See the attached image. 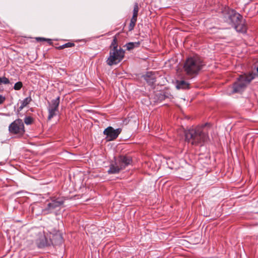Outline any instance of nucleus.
I'll return each mask as SVG.
<instances>
[{"label":"nucleus","mask_w":258,"mask_h":258,"mask_svg":"<svg viewBox=\"0 0 258 258\" xmlns=\"http://www.w3.org/2000/svg\"><path fill=\"white\" fill-rule=\"evenodd\" d=\"M140 42H129L126 44L127 49L132 50L134 48L137 47L140 45Z\"/></svg>","instance_id":"obj_17"},{"label":"nucleus","mask_w":258,"mask_h":258,"mask_svg":"<svg viewBox=\"0 0 258 258\" xmlns=\"http://www.w3.org/2000/svg\"><path fill=\"white\" fill-rule=\"evenodd\" d=\"M159 95H160V97L161 99H164V96L163 94H162L161 93H160Z\"/></svg>","instance_id":"obj_29"},{"label":"nucleus","mask_w":258,"mask_h":258,"mask_svg":"<svg viewBox=\"0 0 258 258\" xmlns=\"http://www.w3.org/2000/svg\"><path fill=\"white\" fill-rule=\"evenodd\" d=\"M204 63L198 55L188 57L185 60L183 70L185 73L189 76L197 75L202 70Z\"/></svg>","instance_id":"obj_3"},{"label":"nucleus","mask_w":258,"mask_h":258,"mask_svg":"<svg viewBox=\"0 0 258 258\" xmlns=\"http://www.w3.org/2000/svg\"><path fill=\"white\" fill-rule=\"evenodd\" d=\"M9 83L10 81L8 78L5 77H0V85L2 84L7 85L9 84Z\"/></svg>","instance_id":"obj_20"},{"label":"nucleus","mask_w":258,"mask_h":258,"mask_svg":"<svg viewBox=\"0 0 258 258\" xmlns=\"http://www.w3.org/2000/svg\"><path fill=\"white\" fill-rule=\"evenodd\" d=\"M139 12V7L137 3H136L134 5V10H133V15H135L138 16Z\"/></svg>","instance_id":"obj_24"},{"label":"nucleus","mask_w":258,"mask_h":258,"mask_svg":"<svg viewBox=\"0 0 258 258\" xmlns=\"http://www.w3.org/2000/svg\"><path fill=\"white\" fill-rule=\"evenodd\" d=\"M136 25V23H134V22H130V26H129V30H132L135 26Z\"/></svg>","instance_id":"obj_25"},{"label":"nucleus","mask_w":258,"mask_h":258,"mask_svg":"<svg viewBox=\"0 0 258 258\" xmlns=\"http://www.w3.org/2000/svg\"><path fill=\"white\" fill-rule=\"evenodd\" d=\"M121 132V129L120 128L115 130L111 126H108L105 129L103 134L106 136V140L111 141L116 139Z\"/></svg>","instance_id":"obj_8"},{"label":"nucleus","mask_w":258,"mask_h":258,"mask_svg":"<svg viewBox=\"0 0 258 258\" xmlns=\"http://www.w3.org/2000/svg\"><path fill=\"white\" fill-rule=\"evenodd\" d=\"M255 76V75L252 73L243 74L240 75L233 85L232 92L235 93L242 92L251 81L254 79Z\"/></svg>","instance_id":"obj_5"},{"label":"nucleus","mask_w":258,"mask_h":258,"mask_svg":"<svg viewBox=\"0 0 258 258\" xmlns=\"http://www.w3.org/2000/svg\"><path fill=\"white\" fill-rule=\"evenodd\" d=\"M51 239L52 243L56 245L60 244L62 242V237L59 233L53 235Z\"/></svg>","instance_id":"obj_14"},{"label":"nucleus","mask_w":258,"mask_h":258,"mask_svg":"<svg viewBox=\"0 0 258 258\" xmlns=\"http://www.w3.org/2000/svg\"><path fill=\"white\" fill-rule=\"evenodd\" d=\"M9 130L12 134H23L24 132V125L22 119H18L10 124Z\"/></svg>","instance_id":"obj_7"},{"label":"nucleus","mask_w":258,"mask_h":258,"mask_svg":"<svg viewBox=\"0 0 258 258\" xmlns=\"http://www.w3.org/2000/svg\"><path fill=\"white\" fill-rule=\"evenodd\" d=\"M24 122L27 125L31 124L33 122V118L30 116H27L24 119Z\"/></svg>","instance_id":"obj_22"},{"label":"nucleus","mask_w":258,"mask_h":258,"mask_svg":"<svg viewBox=\"0 0 258 258\" xmlns=\"http://www.w3.org/2000/svg\"><path fill=\"white\" fill-rule=\"evenodd\" d=\"M124 56V51L120 47L119 49H111L106 63L109 66L117 64L123 59Z\"/></svg>","instance_id":"obj_6"},{"label":"nucleus","mask_w":258,"mask_h":258,"mask_svg":"<svg viewBox=\"0 0 258 258\" xmlns=\"http://www.w3.org/2000/svg\"><path fill=\"white\" fill-rule=\"evenodd\" d=\"M205 124L202 126H197L185 132V140L193 145L202 144L207 142L209 139Z\"/></svg>","instance_id":"obj_2"},{"label":"nucleus","mask_w":258,"mask_h":258,"mask_svg":"<svg viewBox=\"0 0 258 258\" xmlns=\"http://www.w3.org/2000/svg\"><path fill=\"white\" fill-rule=\"evenodd\" d=\"M64 203V200L62 198H57L56 199L52 200L51 202L49 203L47 207L42 209L38 205H35L31 207V211L33 214L38 216L40 214L41 212L44 215H47L51 213L53 211L59 207Z\"/></svg>","instance_id":"obj_4"},{"label":"nucleus","mask_w":258,"mask_h":258,"mask_svg":"<svg viewBox=\"0 0 258 258\" xmlns=\"http://www.w3.org/2000/svg\"><path fill=\"white\" fill-rule=\"evenodd\" d=\"M137 17L138 16H137L133 15V17L131 20V21L134 22V23H136L137 20Z\"/></svg>","instance_id":"obj_27"},{"label":"nucleus","mask_w":258,"mask_h":258,"mask_svg":"<svg viewBox=\"0 0 258 258\" xmlns=\"http://www.w3.org/2000/svg\"><path fill=\"white\" fill-rule=\"evenodd\" d=\"M36 39L37 40H40V41H42V40H43V41H47L49 42H50V41H51V39H46L45 38H41V37H38V38H36Z\"/></svg>","instance_id":"obj_26"},{"label":"nucleus","mask_w":258,"mask_h":258,"mask_svg":"<svg viewBox=\"0 0 258 258\" xmlns=\"http://www.w3.org/2000/svg\"><path fill=\"white\" fill-rule=\"evenodd\" d=\"M122 169L120 168V167L118 164H116L115 162V164H112L110 165L108 172L109 174H115L118 173Z\"/></svg>","instance_id":"obj_15"},{"label":"nucleus","mask_w":258,"mask_h":258,"mask_svg":"<svg viewBox=\"0 0 258 258\" xmlns=\"http://www.w3.org/2000/svg\"><path fill=\"white\" fill-rule=\"evenodd\" d=\"M132 163V159L130 156L121 155L116 160V164H118L122 169Z\"/></svg>","instance_id":"obj_9"},{"label":"nucleus","mask_w":258,"mask_h":258,"mask_svg":"<svg viewBox=\"0 0 258 258\" xmlns=\"http://www.w3.org/2000/svg\"><path fill=\"white\" fill-rule=\"evenodd\" d=\"M74 45L75 44L73 43L68 42V43H67L61 46H60L59 48L61 49H63L64 48L72 47V46H74Z\"/></svg>","instance_id":"obj_23"},{"label":"nucleus","mask_w":258,"mask_h":258,"mask_svg":"<svg viewBox=\"0 0 258 258\" xmlns=\"http://www.w3.org/2000/svg\"><path fill=\"white\" fill-rule=\"evenodd\" d=\"M60 102V97L58 96L56 99L51 101V104L49 106L48 109L58 111V108Z\"/></svg>","instance_id":"obj_13"},{"label":"nucleus","mask_w":258,"mask_h":258,"mask_svg":"<svg viewBox=\"0 0 258 258\" xmlns=\"http://www.w3.org/2000/svg\"><path fill=\"white\" fill-rule=\"evenodd\" d=\"M32 101V98L30 96L25 98L23 101H21V104L19 107V110H22L25 107L29 104Z\"/></svg>","instance_id":"obj_16"},{"label":"nucleus","mask_w":258,"mask_h":258,"mask_svg":"<svg viewBox=\"0 0 258 258\" xmlns=\"http://www.w3.org/2000/svg\"><path fill=\"white\" fill-rule=\"evenodd\" d=\"M37 244L39 248H42L47 246L49 243L44 235H41L38 239L37 240Z\"/></svg>","instance_id":"obj_12"},{"label":"nucleus","mask_w":258,"mask_h":258,"mask_svg":"<svg viewBox=\"0 0 258 258\" xmlns=\"http://www.w3.org/2000/svg\"><path fill=\"white\" fill-rule=\"evenodd\" d=\"M144 78L149 85H152L156 82V74L155 73L149 72L144 76Z\"/></svg>","instance_id":"obj_10"},{"label":"nucleus","mask_w":258,"mask_h":258,"mask_svg":"<svg viewBox=\"0 0 258 258\" xmlns=\"http://www.w3.org/2000/svg\"><path fill=\"white\" fill-rule=\"evenodd\" d=\"M223 20L231 25L239 32L245 33L247 26L242 16L233 10L225 7L221 12Z\"/></svg>","instance_id":"obj_1"},{"label":"nucleus","mask_w":258,"mask_h":258,"mask_svg":"<svg viewBox=\"0 0 258 258\" xmlns=\"http://www.w3.org/2000/svg\"><path fill=\"white\" fill-rule=\"evenodd\" d=\"M176 88L178 90L189 89V84L184 80H177L176 82Z\"/></svg>","instance_id":"obj_11"},{"label":"nucleus","mask_w":258,"mask_h":258,"mask_svg":"<svg viewBox=\"0 0 258 258\" xmlns=\"http://www.w3.org/2000/svg\"><path fill=\"white\" fill-rule=\"evenodd\" d=\"M23 87V84L21 82H17L14 86V89L15 90H20Z\"/></svg>","instance_id":"obj_21"},{"label":"nucleus","mask_w":258,"mask_h":258,"mask_svg":"<svg viewBox=\"0 0 258 258\" xmlns=\"http://www.w3.org/2000/svg\"><path fill=\"white\" fill-rule=\"evenodd\" d=\"M56 111L52 110L51 109H48V119L50 120L56 114Z\"/></svg>","instance_id":"obj_19"},{"label":"nucleus","mask_w":258,"mask_h":258,"mask_svg":"<svg viewBox=\"0 0 258 258\" xmlns=\"http://www.w3.org/2000/svg\"><path fill=\"white\" fill-rule=\"evenodd\" d=\"M5 97L0 95V104H2L5 101Z\"/></svg>","instance_id":"obj_28"},{"label":"nucleus","mask_w":258,"mask_h":258,"mask_svg":"<svg viewBox=\"0 0 258 258\" xmlns=\"http://www.w3.org/2000/svg\"><path fill=\"white\" fill-rule=\"evenodd\" d=\"M111 49H119V48H118L117 39L116 36H114L113 37V39L111 42L110 45V50Z\"/></svg>","instance_id":"obj_18"}]
</instances>
